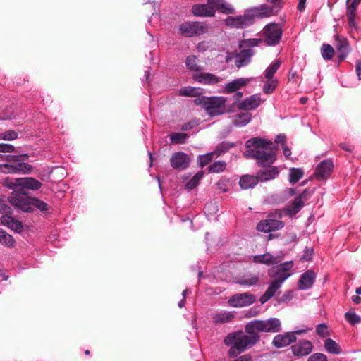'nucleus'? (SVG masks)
I'll return each mask as SVG.
<instances>
[{"instance_id": "nucleus-22", "label": "nucleus", "mask_w": 361, "mask_h": 361, "mask_svg": "<svg viewBox=\"0 0 361 361\" xmlns=\"http://www.w3.org/2000/svg\"><path fill=\"white\" fill-rule=\"evenodd\" d=\"M171 166L175 169L184 170L190 165L188 155L183 152L174 153L170 159Z\"/></svg>"}, {"instance_id": "nucleus-23", "label": "nucleus", "mask_w": 361, "mask_h": 361, "mask_svg": "<svg viewBox=\"0 0 361 361\" xmlns=\"http://www.w3.org/2000/svg\"><path fill=\"white\" fill-rule=\"evenodd\" d=\"M335 47L338 53V59L339 61H343L350 51L347 39L338 35H335Z\"/></svg>"}, {"instance_id": "nucleus-16", "label": "nucleus", "mask_w": 361, "mask_h": 361, "mask_svg": "<svg viewBox=\"0 0 361 361\" xmlns=\"http://www.w3.org/2000/svg\"><path fill=\"white\" fill-rule=\"evenodd\" d=\"M279 10V7L276 5L269 6L265 4H262L259 6L253 7L248 9V12L254 22V19L256 18H265L274 15Z\"/></svg>"}, {"instance_id": "nucleus-32", "label": "nucleus", "mask_w": 361, "mask_h": 361, "mask_svg": "<svg viewBox=\"0 0 361 361\" xmlns=\"http://www.w3.org/2000/svg\"><path fill=\"white\" fill-rule=\"evenodd\" d=\"M282 284L276 280H273L268 286L265 293L261 296L259 301L262 304L267 302L270 300L276 293V291L281 287Z\"/></svg>"}, {"instance_id": "nucleus-31", "label": "nucleus", "mask_w": 361, "mask_h": 361, "mask_svg": "<svg viewBox=\"0 0 361 361\" xmlns=\"http://www.w3.org/2000/svg\"><path fill=\"white\" fill-rule=\"evenodd\" d=\"M252 262L255 264H263L266 265L276 264L281 262L279 256H273L269 252L263 255H254Z\"/></svg>"}, {"instance_id": "nucleus-55", "label": "nucleus", "mask_w": 361, "mask_h": 361, "mask_svg": "<svg viewBox=\"0 0 361 361\" xmlns=\"http://www.w3.org/2000/svg\"><path fill=\"white\" fill-rule=\"evenodd\" d=\"M307 361H327V357L323 353H317L310 355Z\"/></svg>"}, {"instance_id": "nucleus-6", "label": "nucleus", "mask_w": 361, "mask_h": 361, "mask_svg": "<svg viewBox=\"0 0 361 361\" xmlns=\"http://www.w3.org/2000/svg\"><path fill=\"white\" fill-rule=\"evenodd\" d=\"M226 101V98L222 96L202 97L200 99V104L210 116H215L224 113Z\"/></svg>"}, {"instance_id": "nucleus-21", "label": "nucleus", "mask_w": 361, "mask_h": 361, "mask_svg": "<svg viewBox=\"0 0 361 361\" xmlns=\"http://www.w3.org/2000/svg\"><path fill=\"white\" fill-rule=\"evenodd\" d=\"M264 102L260 94H255L246 97L237 104V107L241 110L250 111L256 109L260 104Z\"/></svg>"}, {"instance_id": "nucleus-62", "label": "nucleus", "mask_w": 361, "mask_h": 361, "mask_svg": "<svg viewBox=\"0 0 361 361\" xmlns=\"http://www.w3.org/2000/svg\"><path fill=\"white\" fill-rule=\"evenodd\" d=\"M292 298H293V293L291 291H289V292L285 293L281 298V301L283 302H288L292 299Z\"/></svg>"}, {"instance_id": "nucleus-38", "label": "nucleus", "mask_w": 361, "mask_h": 361, "mask_svg": "<svg viewBox=\"0 0 361 361\" xmlns=\"http://www.w3.org/2000/svg\"><path fill=\"white\" fill-rule=\"evenodd\" d=\"M219 207L216 201H211L206 203L204 212L209 218L214 216L219 212Z\"/></svg>"}, {"instance_id": "nucleus-59", "label": "nucleus", "mask_w": 361, "mask_h": 361, "mask_svg": "<svg viewBox=\"0 0 361 361\" xmlns=\"http://www.w3.org/2000/svg\"><path fill=\"white\" fill-rule=\"evenodd\" d=\"M281 148H282L283 153L284 156L286 157V158L289 159L291 155L290 149L286 144H283L281 145Z\"/></svg>"}, {"instance_id": "nucleus-39", "label": "nucleus", "mask_w": 361, "mask_h": 361, "mask_svg": "<svg viewBox=\"0 0 361 361\" xmlns=\"http://www.w3.org/2000/svg\"><path fill=\"white\" fill-rule=\"evenodd\" d=\"M304 172L302 169L300 168H290L289 169V182L291 184L296 183L303 176Z\"/></svg>"}, {"instance_id": "nucleus-36", "label": "nucleus", "mask_w": 361, "mask_h": 361, "mask_svg": "<svg viewBox=\"0 0 361 361\" xmlns=\"http://www.w3.org/2000/svg\"><path fill=\"white\" fill-rule=\"evenodd\" d=\"M324 348L331 354L339 355L341 353L340 345L331 338H326L324 341Z\"/></svg>"}, {"instance_id": "nucleus-33", "label": "nucleus", "mask_w": 361, "mask_h": 361, "mask_svg": "<svg viewBox=\"0 0 361 361\" xmlns=\"http://www.w3.org/2000/svg\"><path fill=\"white\" fill-rule=\"evenodd\" d=\"M210 4L213 6L214 10H216L226 14L233 13L235 9L225 0H209Z\"/></svg>"}, {"instance_id": "nucleus-12", "label": "nucleus", "mask_w": 361, "mask_h": 361, "mask_svg": "<svg viewBox=\"0 0 361 361\" xmlns=\"http://www.w3.org/2000/svg\"><path fill=\"white\" fill-rule=\"evenodd\" d=\"M282 27L278 23H269L263 29L265 42L269 46H276L281 39Z\"/></svg>"}, {"instance_id": "nucleus-40", "label": "nucleus", "mask_w": 361, "mask_h": 361, "mask_svg": "<svg viewBox=\"0 0 361 361\" xmlns=\"http://www.w3.org/2000/svg\"><path fill=\"white\" fill-rule=\"evenodd\" d=\"M281 63L279 60L274 61L271 63L264 71V77L269 80L271 79L280 67Z\"/></svg>"}, {"instance_id": "nucleus-50", "label": "nucleus", "mask_w": 361, "mask_h": 361, "mask_svg": "<svg viewBox=\"0 0 361 361\" xmlns=\"http://www.w3.org/2000/svg\"><path fill=\"white\" fill-rule=\"evenodd\" d=\"M34 207H36L42 212H46L48 210V204L44 201L35 197H32V211L33 210Z\"/></svg>"}, {"instance_id": "nucleus-19", "label": "nucleus", "mask_w": 361, "mask_h": 361, "mask_svg": "<svg viewBox=\"0 0 361 361\" xmlns=\"http://www.w3.org/2000/svg\"><path fill=\"white\" fill-rule=\"evenodd\" d=\"M276 214H275L274 216H276ZM271 216H274V214H270L267 219L261 221L258 223L257 226V231L264 233H269L279 230L284 226V224L281 221L271 219Z\"/></svg>"}, {"instance_id": "nucleus-56", "label": "nucleus", "mask_w": 361, "mask_h": 361, "mask_svg": "<svg viewBox=\"0 0 361 361\" xmlns=\"http://www.w3.org/2000/svg\"><path fill=\"white\" fill-rule=\"evenodd\" d=\"M14 146L10 144H0V152H12L14 150Z\"/></svg>"}, {"instance_id": "nucleus-61", "label": "nucleus", "mask_w": 361, "mask_h": 361, "mask_svg": "<svg viewBox=\"0 0 361 361\" xmlns=\"http://www.w3.org/2000/svg\"><path fill=\"white\" fill-rule=\"evenodd\" d=\"M355 71L360 81L361 80V60L356 61Z\"/></svg>"}, {"instance_id": "nucleus-13", "label": "nucleus", "mask_w": 361, "mask_h": 361, "mask_svg": "<svg viewBox=\"0 0 361 361\" xmlns=\"http://www.w3.org/2000/svg\"><path fill=\"white\" fill-rule=\"evenodd\" d=\"M293 266V263L292 261L281 263L279 266L269 270V276L283 284V282L292 275L291 269Z\"/></svg>"}, {"instance_id": "nucleus-47", "label": "nucleus", "mask_w": 361, "mask_h": 361, "mask_svg": "<svg viewBox=\"0 0 361 361\" xmlns=\"http://www.w3.org/2000/svg\"><path fill=\"white\" fill-rule=\"evenodd\" d=\"M226 164L224 161H217L209 165L208 170L211 173H220L225 170Z\"/></svg>"}, {"instance_id": "nucleus-5", "label": "nucleus", "mask_w": 361, "mask_h": 361, "mask_svg": "<svg viewBox=\"0 0 361 361\" xmlns=\"http://www.w3.org/2000/svg\"><path fill=\"white\" fill-rule=\"evenodd\" d=\"M281 329V324L278 318H270L267 320H252L248 322L245 327V332L255 333L271 332L277 333Z\"/></svg>"}, {"instance_id": "nucleus-46", "label": "nucleus", "mask_w": 361, "mask_h": 361, "mask_svg": "<svg viewBox=\"0 0 361 361\" xmlns=\"http://www.w3.org/2000/svg\"><path fill=\"white\" fill-rule=\"evenodd\" d=\"M334 50L333 47L326 44H324L321 48V54L324 60H331L334 56Z\"/></svg>"}, {"instance_id": "nucleus-9", "label": "nucleus", "mask_w": 361, "mask_h": 361, "mask_svg": "<svg viewBox=\"0 0 361 361\" xmlns=\"http://www.w3.org/2000/svg\"><path fill=\"white\" fill-rule=\"evenodd\" d=\"M309 196L308 190H305L298 196L295 197L290 204L287 205L286 208L276 212V216L281 218L285 214L287 216H294L298 214L304 207L305 202L307 200Z\"/></svg>"}, {"instance_id": "nucleus-37", "label": "nucleus", "mask_w": 361, "mask_h": 361, "mask_svg": "<svg viewBox=\"0 0 361 361\" xmlns=\"http://www.w3.org/2000/svg\"><path fill=\"white\" fill-rule=\"evenodd\" d=\"M252 114L248 112L242 113L236 115L233 121V124L236 126H245L250 122Z\"/></svg>"}, {"instance_id": "nucleus-25", "label": "nucleus", "mask_w": 361, "mask_h": 361, "mask_svg": "<svg viewBox=\"0 0 361 361\" xmlns=\"http://www.w3.org/2000/svg\"><path fill=\"white\" fill-rule=\"evenodd\" d=\"M317 278L316 273L312 270H307L300 277L298 282L299 290H306L311 288L315 282Z\"/></svg>"}, {"instance_id": "nucleus-28", "label": "nucleus", "mask_w": 361, "mask_h": 361, "mask_svg": "<svg viewBox=\"0 0 361 361\" xmlns=\"http://www.w3.org/2000/svg\"><path fill=\"white\" fill-rule=\"evenodd\" d=\"M193 78L195 81L207 85H216L223 80L221 78L210 73H196L194 75Z\"/></svg>"}, {"instance_id": "nucleus-63", "label": "nucleus", "mask_w": 361, "mask_h": 361, "mask_svg": "<svg viewBox=\"0 0 361 361\" xmlns=\"http://www.w3.org/2000/svg\"><path fill=\"white\" fill-rule=\"evenodd\" d=\"M234 361H252V357L249 355L239 356Z\"/></svg>"}, {"instance_id": "nucleus-24", "label": "nucleus", "mask_w": 361, "mask_h": 361, "mask_svg": "<svg viewBox=\"0 0 361 361\" xmlns=\"http://www.w3.org/2000/svg\"><path fill=\"white\" fill-rule=\"evenodd\" d=\"M235 317L234 311H227L218 310L211 314V319L214 324L229 323L233 320Z\"/></svg>"}, {"instance_id": "nucleus-49", "label": "nucleus", "mask_w": 361, "mask_h": 361, "mask_svg": "<svg viewBox=\"0 0 361 361\" xmlns=\"http://www.w3.org/2000/svg\"><path fill=\"white\" fill-rule=\"evenodd\" d=\"M186 67L192 71H198L200 70V66L197 63V57L195 56H189L185 61Z\"/></svg>"}, {"instance_id": "nucleus-57", "label": "nucleus", "mask_w": 361, "mask_h": 361, "mask_svg": "<svg viewBox=\"0 0 361 361\" xmlns=\"http://www.w3.org/2000/svg\"><path fill=\"white\" fill-rule=\"evenodd\" d=\"M228 180L226 179H221L217 183L218 188L221 190L223 192H226L228 191L227 183Z\"/></svg>"}, {"instance_id": "nucleus-51", "label": "nucleus", "mask_w": 361, "mask_h": 361, "mask_svg": "<svg viewBox=\"0 0 361 361\" xmlns=\"http://www.w3.org/2000/svg\"><path fill=\"white\" fill-rule=\"evenodd\" d=\"M345 320L352 325L357 324L361 322L360 316L355 312H348L345 314Z\"/></svg>"}, {"instance_id": "nucleus-15", "label": "nucleus", "mask_w": 361, "mask_h": 361, "mask_svg": "<svg viewBox=\"0 0 361 361\" xmlns=\"http://www.w3.org/2000/svg\"><path fill=\"white\" fill-rule=\"evenodd\" d=\"M307 331V329H300L293 332H288L283 334H277L273 338L272 344L276 348L286 347L296 341V334L300 335L305 334Z\"/></svg>"}, {"instance_id": "nucleus-18", "label": "nucleus", "mask_w": 361, "mask_h": 361, "mask_svg": "<svg viewBox=\"0 0 361 361\" xmlns=\"http://www.w3.org/2000/svg\"><path fill=\"white\" fill-rule=\"evenodd\" d=\"M251 78H239L233 80L222 86L221 90H219V92L226 94L234 93L235 92H237L241 88L247 86Z\"/></svg>"}, {"instance_id": "nucleus-60", "label": "nucleus", "mask_w": 361, "mask_h": 361, "mask_svg": "<svg viewBox=\"0 0 361 361\" xmlns=\"http://www.w3.org/2000/svg\"><path fill=\"white\" fill-rule=\"evenodd\" d=\"M286 136L284 134H279L276 136L274 141L277 144L281 143L282 145L283 144H286Z\"/></svg>"}, {"instance_id": "nucleus-2", "label": "nucleus", "mask_w": 361, "mask_h": 361, "mask_svg": "<svg viewBox=\"0 0 361 361\" xmlns=\"http://www.w3.org/2000/svg\"><path fill=\"white\" fill-rule=\"evenodd\" d=\"M259 340V336L255 333H244L242 331L228 334L224 338V344L230 347L228 353L233 357L251 348Z\"/></svg>"}, {"instance_id": "nucleus-11", "label": "nucleus", "mask_w": 361, "mask_h": 361, "mask_svg": "<svg viewBox=\"0 0 361 361\" xmlns=\"http://www.w3.org/2000/svg\"><path fill=\"white\" fill-rule=\"evenodd\" d=\"M207 26L200 22L186 21L178 27L179 32L185 37H192L205 33Z\"/></svg>"}, {"instance_id": "nucleus-27", "label": "nucleus", "mask_w": 361, "mask_h": 361, "mask_svg": "<svg viewBox=\"0 0 361 361\" xmlns=\"http://www.w3.org/2000/svg\"><path fill=\"white\" fill-rule=\"evenodd\" d=\"M334 168L332 161L325 159L321 161L315 169V176L319 180L326 179L331 173Z\"/></svg>"}, {"instance_id": "nucleus-30", "label": "nucleus", "mask_w": 361, "mask_h": 361, "mask_svg": "<svg viewBox=\"0 0 361 361\" xmlns=\"http://www.w3.org/2000/svg\"><path fill=\"white\" fill-rule=\"evenodd\" d=\"M267 169L259 170L257 173L259 181L267 182L275 179L279 174V169L275 166H269Z\"/></svg>"}, {"instance_id": "nucleus-1", "label": "nucleus", "mask_w": 361, "mask_h": 361, "mask_svg": "<svg viewBox=\"0 0 361 361\" xmlns=\"http://www.w3.org/2000/svg\"><path fill=\"white\" fill-rule=\"evenodd\" d=\"M245 147L247 149L243 152V156L247 159H255L259 166H271L276 160V153L270 140L252 137L245 142Z\"/></svg>"}, {"instance_id": "nucleus-14", "label": "nucleus", "mask_w": 361, "mask_h": 361, "mask_svg": "<svg viewBox=\"0 0 361 361\" xmlns=\"http://www.w3.org/2000/svg\"><path fill=\"white\" fill-rule=\"evenodd\" d=\"M224 22L227 27L237 29L245 28L253 23L248 10L245 11L242 16H228Z\"/></svg>"}, {"instance_id": "nucleus-48", "label": "nucleus", "mask_w": 361, "mask_h": 361, "mask_svg": "<svg viewBox=\"0 0 361 361\" xmlns=\"http://www.w3.org/2000/svg\"><path fill=\"white\" fill-rule=\"evenodd\" d=\"M214 154V152H211L209 153H206L202 155H199L197 157V161L201 168H203L206 165H207L213 159Z\"/></svg>"}, {"instance_id": "nucleus-45", "label": "nucleus", "mask_w": 361, "mask_h": 361, "mask_svg": "<svg viewBox=\"0 0 361 361\" xmlns=\"http://www.w3.org/2000/svg\"><path fill=\"white\" fill-rule=\"evenodd\" d=\"M203 177V173L202 172H198L195 175H194L185 184V187L188 190H192L195 187H197L200 180Z\"/></svg>"}, {"instance_id": "nucleus-54", "label": "nucleus", "mask_w": 361, "mask_h": 361, "mask_svg": "<svg viewBox=\"0 0 361 361\" xmlns=\"http://www.w3.org/2000/svg\"><path fill=\"white\" fill-rule=\"evenodd\" d=\"M317 334L322 337H325L327 336L328 330H327V326L324 323L319 324L317 326L316 328Z\"/></svg>"}, {"instance_id": "nucleus-58", "label": "nucleus", "mask_w": 361, "mask_h": 361, "mask_svg": "<svg viewBox=\"0 0 361 361\" xmlns=\"http://www.w3.org/2000/svg\"><path fill=\"white\" fill-rule=\"evenodd\" d=\"M243 96V93L240 90L234 92V95L233 96V99L234 100V104L237 106V104L240 102L242 100V97Z\"/></svg>"}, {"instance_id": "nucleus-35", "label": "nucleus", "mask_w": 361, "mask_h": 361, "mask_svg": "<svg viewBox=\"0 0 361 361\" xmlns=\"http://www.w3.org/2000/svg\"><path fill=\"white\" fill-rule=\"evenodd\" d=\"M259 279L260 278L259 275L248 274L240 277L238 280L237 283L241 286L250 287L257 285L259 281Z\"/></svg>"}, {"instance_id": "nucleus-8", "label": "nucleus", "mask_w": 361, "mask_h": 361, "mask_svg": "<svg viewBox=\"0 0 361 361\" xmlns=\"http://www.w3.org/2000/svg\"><path fill=\"white\" fill-rule=\"evenodd\" d=\"M0 213L4 214L0 218V221L2 225L7 226L16 232H21L23 225L20 221L15 219L11 216L12 214V209L10 206L5 203V201L0 196Z\"/></svg>"}, {"instance_id": "nucleus-20", "label": "nucleus", "mask_w": 361, "mask_h": 361, "mask_svg": "<svg viewBox=\"0 0 361 361\" xmlns=\"http://www.w3.org/2000/svg\"><path fill=\"white\" fill-rule=\"evenodd\" d=\"M361 0H347L346 16L348 24L351 31L357 30V25L355 21L356 10Z\"/></svg>"}, {"instance_id": "nucleus-17", "label": "nucleus", "mask_w": 361, "mask_h": 361, "mask_svg": "<svg viewBox=\"0 0 361 361\" xmlns=\"http://www.w3.org/2000/svg\"><path fill=\"white\" fill-rule=\"evenodd\" d=\"M255 301L254 295L245 293H238L229 298L228 302L230 306L233 307H243L253 304Z\"/></svg>"}, {"instance_id": "nucleus-44", "label": "nucleus", "mask_w": 361, "mask_h": 361, "mask_svg": "<svg viewBox=\"0 0 361 361\" xmlns=\"http://www.w3.org/2000/svg\"><path fill=\"white\" fill-rule=\"evenodd\" d=\"M188 138V134L184 133H174L170 135V140L173 144H183Z\"/></svg>"}, {"instance_id": "nucleus-43", "label": "nucleus", "mask_w": 361, "mask_h": 361, "mask_svg": "<svg viewBox=\"0 0 361 361\" xmlns=\"http://www.w3.org/2000/svg\"><path fill=\"white\" fill-rule=\"evenodd\" d=\"M233 143L223 142L216 147V149L212 152L216 157H219L221 154L228 152L231 147H234Z\"/></svg>"}, {"instance_id": "nucleus-3", "label": "nucleus", "mask_w": 361, "mask_h": 361, "mask_svg": "<svg viewBox=\"0 0 361 361\" xmlns=\"http://www.w3.org/2000/svg\"><path fill=\"white\" fill-rule=\"evenodd\" d=\"M261 42V39L255 38L241 40L239 43L240 52L228 53L226 61L229 63L234 59L235 64L238 68L247 66L251 61V58L255 54L253 47L259 46Z\"/></svg>"}, {"instance_id": "nucleus-53", "label": "nucleus", "mask_w": 361, "mask_h": 361, "mask_svg": "<svg viewBox=\"0 0 361 361\" xmlns=\"http://www.w3.org/2000/svg\"><path fill=\"white\" fill-rule=\"evenodd\" d=\"M18 137V133L14 130H7L0 133V139L4 140H13Z\"/></svg>"}, {"instance_id": "nucleus-7", "label": "nucleus", "mask_w": 361, "mask_h": 361, "mask_svg": "<svg viewBox=\"0 0 361 361\" xmlns=\"http://www.w3.org/2000/svg\"><path fill=\"white\" fill-rule=\"evenodd\" d=\"M13 192L8 200L12 206L23 212H32V197L27 196L26 192L20 191L15 188H11Z\"/></svg>"}, {"instance_id": "nucleus-10", "label": "nucleus", "mask_w": 361, "mask_h": 361, "mask_svg": "<svg viewBox=\"0 0 361 361\" xmlns=\"http://www.w3.org/2000/svg\"><path fill=\"white\" fill-rule=\"evenodd\" d=\"M42 183L32 178V177H24L16 178L13 180H11L7 183L8 188H15L19 190L21 192H26L27 190H37L42 187Z\"/></svg>"}, {"instance_id": "nucleus-64", "label": "nucleus", "mask_w": 361, "mask_h": 361, "mask_svg": "<svg viewBox=\"0 0 361 361\" xmlns=\"http://www.w3.org/2000/svg\"><path fill=\"white\" fill-rule=\"evenodd\" d=\"M194 126V123L191 121L190 122H188V123H185V124H183L181 127V130H189L190 129H192Z\"/></svg>"}, {"instance_id": "nucleus-26", "label": "nucleus", "mask_w": 361, "mask_h": 361, "mask_svg": "<svg viewBox=\"0 0 361 361\" xmlns=\"http://www.w3.org/2000/svg\"><path fill=\"white\" fill-rule=\"evenodd\" d=\"M192 13L194 16L200 17H212L215 15L213 6L209 4V0L207 1V4L193 5L192 7Z\"/></svg>"}, {"instance_id": "nucleus-4", "label": "nucleus", "mask_w": 361, "mask_h": 361, "mask_svg": "<svg viewBox=\"0 0 361 361\" xmlns=\"http://www.w3.org/2000/svg\"><path fill=\"white\" fill-rule=\"evenodd\" d=\"M28 158L29 156L27 154L6 156L7 162L0 164V172L4 173L28 174L32 170V166L25 163Z\"/></svg>"}, {"instance_id": "nucleus-52", "label": "nucleus", "mask_w": 361, "mask_h": 361, "mask_svg": "<svg viewBox=\"0 0 361 361\" xmlns=\"http://www.w3.org/2000/svg\"><path fill=\"white\" fill-rule=\"evenodd\" d=\"M277 85V80H269L264 83L263 87V91L265 94H269L272 93L276 89Z\"/></svg>"}, {"instance_id": "nucleus-34", "label": "nucleus", "mask_w": 361, "mask_h": 361, "mask_svg": "<svg viewBox=\"0 0 361 361\" xmlns=\"http://www.w3.org/2000/svg\"><path fill=\"white\" fill-rule=\"evenodd\" d=\"M259 182L257 176L245 175L241 177L239 185L243 190L253 188Z\"/></svg>"}, {"instance_id": "nucleus-41", "label": "nucleus", "mask_w": 361, "mask_h": 361, "mask_svg": "<svg viewBox=\"0 0 361 361\" xmlns=\"http://www.w3.org/2000/svg\"><path fill=\"white\" fill-rule=\"evenodd\" d=\"M200 94L199 88L190 86L183 87L179 90V94L184 97H196Z\"/></svg>"}, {"instance_id": "nucleus-42", "label": "nucleus", "mask_w": 361, "mask_h": 361, "mask_svg": "<svg viewBox=\"0 0 361 361\" xmlns=\"http://www.w3.org/2000/svg\"><path fill=\"white\" fill-rule=\"evenodd\" d=\"M0 243L7 247H13L15 240L12 235L7 233L5 231L0 229Z\"/></svg>"}, {"instance_id": "nucleus-29", "label": "nucleus", "mask_w": 361, "mask_h": 361, "mask_svg": "<svg viewBox=\"0 0 361 361\" xmlns=\"http://www.w3.org/2000/svg\"><path fill=\"white\" fill-rule=\"evenodd\" d=\"M295 356L302 357L309 355L312 350V344L310 341L303 340L298 342L291 347Z\"/></svg>"}]
</instances>
